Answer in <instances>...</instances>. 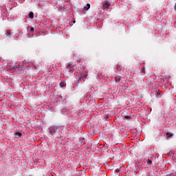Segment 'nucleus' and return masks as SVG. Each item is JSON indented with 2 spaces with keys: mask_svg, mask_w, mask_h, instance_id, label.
Listing matches in <instances>:
<instances>
[{
  "mask_svg": "<svg viewBox=\"0 0 176 176\" xmlns=\"http://www.w3.org/2000/svg\"><path fill=\"white\" fill-rule=\"evenodd\" d=\"M58 129V126H51V128L49 129V133H50L51 135H54V133Z\"/></svg>",
  "mask_w": 176,
  "mask_h": 176,
  "instance_id": "obj_1",
  "label": "nucleus"
},
{
  "mask_svg": "<svg viewBox=\"0 0 176 176\" xmlns=\"http://www.w3.org/2000/svg\"><path fill=\"white\" fill-rule=\"evenodd\" d=\"M111 6V3H109L108 1H104L102 6V9L105 10L108 9Z\"/></svg>",
  "mask_w": 176,
  "mask_h": 176,
  "instance_id": "obj_2",
  "label": "nucleus"
},
{
  "mask_svg": "<svg viewBox=\"0 0 176 176\" xmlns=\"http://www.w3.org/2000/svg\"><path fill=\"white\" fill-rule=\"evenodd\" d=\"M161 93H162V91H160V90L157 91V92H156L157 98H162V95L160 94Z\"/></svg>",
  "mask_w": 176,
  "mask_h": 176,
  "instance_id": "obj_3",
  "label": "nucleus"
},
{
  "mask_svg": "<svg viewBox=\"0 0 176 176\" xmlns=\"http://www.w3.org/2000/svg\"><path fill=\"white\" fill-rule=\"evenodd\" d=\"M90 9V3H87L85 7H84V10H89Z\"/></svg>",
  "mask_w": 176,
  "mask_h": 176,
  "instance_id": "obj_4",
  "label": "nucleus"
},
{
  "mask_svg": "<svg viewBox=\"0 0 176 176\" xmlns=\"http://www.w3.org/2000/svg\"><path fill=\"white\" fill-rule=\"evenodd\" d=\"M120 80H121V78L119 76H117L115 78L116 82L119 83V82H120Z\"/></svg>",
  "mask_w": 176,
  "mask_h": 176,
  "instance_id": "obj_5",
  "label": "nucleus"
},
{
  "mask_svg": "<svg viewBox=\"0 0 176 176\" xmlns=\"http://www.w3.org/2000/svg\"><path fill=\"white\" fill-rule=\"evenodd\" d=\"M166 137H168V138L173 137V133H166Z\"/></svg>",
  "mask_w": 176,
  "mask_h": 176,
  "instance_id": "obj_6",
  "label": "nucleus"
},
{
  "mask_svg": "<svg viewBox=\"0 0 176 176\" xmlns=\"http://www.w3.org/2000/svg\"><path fill=\"white\" fill-rule=\"evenodd\" d=\"M29 17H30V19H34V13H33L32 12H30L29 13Z\"/></svg>",
  "mask_w": 176,
  "mask_h": 176,
  "instance_id": "obj_7",
  "label": "nucleus"
},
{
  "mask_svg": "<svg viewBox=\"0 0 176 176\" xmlns=\"http://www.w3.org/2000/svg\"><path fill=\"white\" fill-rule=\"evenodd\" d=\"M146 164L147 165L152 164V160H146Z\"/></svg>",
  "mask_w": 176,
  "mask_h": 176,
  "instance_id": "obj_8",
  "label": "nucleus"
},
{
  "mask_svg": "<svg viewBox=\"0 0 176 176\" xmlns=\"http://www.w3.org/2000/svg\"><path fill=\"white\" fill-rule=\"evenodd\" d=\"M6 35H7V36H10V35H11V30H8L7 33H6Z\"/></svg>",
  "mask_w": 176,
  "mask_h": 176,
  "instance_id": "obj_9",
  "label": "nucleus"
},
{
  "mask_svg": "<svg viewBox=\"0 0 176 176\" xmlns=\"http://www.w3.org/2000/svg\"><path fill=\"white\" fill-rule=\"evenodd\" d=\"M15 135H16V137L21 138V133L20 132H17Z\"/></svg>",
  "mask_w": 176,
  "mask_h": 176,
  "instance_id": "obj_10",
  "label": "nucleus"
},
{
  "mask_svg": "<svg viewBox=\"0 0 176 176\" xmlns=\"http://www.w3.org/2000/svg\"><path fill=\"white\" fill-rule=\"evenodd\" d=\"M67 69H72V65H68L66 66Z\"/></svg>",
  "mask_w": 176,
  "mask_h": 176,
  "instance_id": "obj_11",
  "label": "nucleus"
},
{
  "mask_svg": "<svg viewBox=\"0 0 176 176\" xmlns=\"http://www.w3.org/2000/svg\"><path fill=\"white\" fill-rule=\"evenodd\" d=\"M141 72H142L143 74L146 73V68L144 67H143L142 69H141Z\"/></svg>",
  "mask_w": 176,
  "mask_h": 176,
  "instance_id": "obj_12",
  "label": "nucleus"
},
{
  "mask_svg": "<svg viewBox=\"0 0 176 176\" xmlns=\"http://www.w3.org/2000/svg\"><path fill=\"white\" fill-rule=\"evenodd\" d=\"M74 69H68V71H67V72L71 73V74L74 73Z\"/></svg>",
  "mask_w": 176,
  "mask_h": 176,
  "instance_id": "obj_13",
  "label": "nucleus"
},
{
  "mask_svg": "<svg viewBox=\"0 0 176 176\" xmlns=\"http://www.w3.org/2000/svg\"><path fill=\"white\" fill-rule=\"evenodd\" d=\"M60 87H64L65 84L63 82L60 83Z\"/></svg>",
  "mask_w": 176,
  "mask_h": 176,
  "instance_id": "obj_14",
  "label": "nucleus"
},
{
  "mask_svg": "<svg viewBox=\"0 0 176 176\" xmlns=\"http://www.w3.org/2000/svg\"><path fill=\"white\" fill-rule=\"evenodd\" d=\"M30 31H31V32H33L34 31V28H30Z\"/></svg>",
  "mask_w": 176,
  "mask_h": 176,
  "instance_id": "obj_15",
  "label": "nucleus"
},
{
  "mask_svg": "<svg viewBox=\"0 0 176 176\" xmlns=\"http://www.w3.org/2000/svg\"><path fill=\"white\" fill-rule=\"evenodd\" d=\"M125 118H126L127 120L130 119V116H125Z\"/></svg>",
  "mask_w": 176,
  "mask_h": 176,
  "instance_id": "obj_16",
  "label": "nucleus"
},
{
  "mask_svg": "<svg viewBox=\"0 0 176 176\" xmlns=\"http://www.w3.org/2000/svg\"><path fill=\"white\" fill-rule=\"evenodd\" d=\"M85 78H86V76H84L81 77V79H85Z\"/></svg>",
  "mask_w": 176,
  "mask_h": 176,
  "instance_id": "obj_17",
  "label": "nucleus"
},
{
  "mask_svg": "<svg viewBox=\"0 0 176 176\" xmlns=\"http://www.w3.org/2000/svg\"><path fill=\"white\" fill-rule=\"evenodd\" d=\"M72 23H76V21H73Z\"/></svg>",
  "mask_w": 176,
  "mask_h": 176,
  "instance_id": "obj_18",
  "label": "nucleus"
}]
</instances>
